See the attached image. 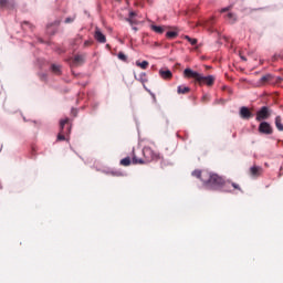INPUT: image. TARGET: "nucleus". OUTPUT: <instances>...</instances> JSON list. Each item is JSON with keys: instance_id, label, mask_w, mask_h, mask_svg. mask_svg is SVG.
I'll return each mask as SVG.
<instances>
[{"instance_id": "1", "label": "nucleus", "mask_w": 283, "mask_h": 283, "mask_svg": "<svg viewBox=\"0 0 283 283\" xmlns=\"http://www.w3.org/2000/svg\"><path fill=\"white\" fill-rule=\"evenodd\" d=\"M192 176H196V178H200V180H202L205 185L210 187V189H218L224 184V181L218 175H211L207 170H195L192 171Z\"/></svg>"}, {"instance_id": "2", "label": "nucleus", "mask_w": 283, "mask_h": 283, "mask_svg": "<svg viewBox=\"0 0 283 283\" xmlns=\"http://www.w3.org/2000/svg\"><path fill=\"white\" fill-rule=\"evenodd\" d=\"M184 74L188 78H195V81H197V83H199L200 85H211L213 83V81H216L213 75L203 76L202 74H200L191 69H186L184 71Z\"/></svg>"}, {"instance_id": "3", "label": "nucleus", "mask_w": 283, "mask_h": 283, "mask_svg": "<svg viewBox=\"0 0 283 283\" xmlns=\"http://www.w3.org/2000/svg\"><path fill=\"white\" fill-rule=\"evenodd\" d=\"M271 116V113L269 112V108L266 106H263L258 113H256V120H266Z\"/></svg>"}, {"instance_id": "4", "label": "nucleus", "mask_w": 283, "mask_h": 283, "mask_svg": "<svg viewBox=\"0 0 283 283\" xmlns=\"http://www.w3.org/2000/svg\"><path fill=\"white\" fill-rule=\"evenodd\" d=\"M259 132L261 134H273V128H271V124L270 123L263 122L259 126Z\"/></svg>"}, {"instance_id": "5", "label": "nucleus", "mask_w": 283, "mask_h": 283, "mask_svg": "<svg viewBox=\"0 0 283 283\" xmlns=\"http://www.w3.org/2000/svg\"><path fill=\"white\" fill-rule=\"evenodd\" d=\"M67 123H70L69 118L62 119L60 122L61 133L57 135V140H65L66 133L63 128L67 125Z\"/></svg>"}, {"instance_id": "6", "label": "nucleus", "mask_w": 283, "mask_h": 283, "mask_svg": "<svg viewBox=\"0 0 283 283\" xmlns=\"http://www.w3.org/2000/svg\"><path fill=\"white\" fill-rule=\"evenodd\" d=\"M130 25H138V23H143V21L138 20V14L136 12L130 11L129 17L126 19Z\"/></svg>"}, {"instance_id": "7", "label": "nucleus", "mask_w": 283, "mask_h": 283, "mask_svg": "<svg viewBox=\"0 0 283 283\" xmlns=\"http://www.w3.org/2000/svg\"><path fill=\"white\" fill-rule=\"evenodd\" d=\"M159 76H161V78H164L165 81H169V78H171L174 74L168 69H161L159 70Z\"/></svg>"}, {"instance_id": "8", "label": "nucleus", "mask_w": 283, "mask_h": 283, "mask_svg": "<svg viewBox=\"0 0 283 283\" xmlns=\"http://www.w3.org/2000/svg\"><path fill=\"white\" fill-rule=\"evenodd\" d=\"M95 39L98 41V43H105L107 41L105 34H103L98 28L95 30Z\"/></svg>"}, {"instance_id": "9", "label": "nucleus", "mask_w": 283, "mask_h": 283, "mask_svg": "<svg viewBox=\"0 0 283 283\" xmlns=\"http://www.w3.org/2000/svg\"><path fill=\"white\" fill-rule=\"evenodd\" d=\"M144 156L147 158V160H156V158H158V156L149 148L144 149Z\"/></svg>"}, {"instance_id": "10", "label": "nucleus", "mask_w": 283, "mask_h": 283, "mask_svg": "<svg viewBox=\"0 0 283 283\" xmlns=\"http://www.w3.org/2000/svg\"><path fill=\"white\" fill-rule=\"evenodd\" d=\"M240 116L241 118L249 119L253 116V114H251V111H249L247 107L243 106L240 109Z\"/></svg>"}, {"instance_id": "11", "label": "nucleus", "mask_w": 283, "mask_h": 283, "mask_svg": "<svg viewBox=\"0 0 283 283\" xmlns=\"http://www.w3.org/2000/svg\"><path fill=\"white\" fill-rule=\"evenodd\" d=\"M83 63H85V56L84 55H75L73 57V65H83Z\"/></svg>"}, {"instance_id": "12", "label": "nucleus", "mask_w": 283, "mask_h": 283, "mask_svg": "<svg viewBox=\"0 0 283 283\" xmlns=\"http://www.w3.org/2000/svg\"><path fill=\"white\" fill-rule=\"evenodd\" d=\"M14 6V2L12 0H0V8H12Z\"/></svg>"}, {"instance_id": "13", "label": "nucleus", "mask_w": 283, "mask_h": 283, "mask_svg": "<svg viewBox=\"0 0 283 283\" xmlns=\"http://www.w3.org/2000/svg\"><path fill=\"white\" fill-rule=\"evenodd\" d=\"M250 171L252 176H260L262 174V168L258 166H253L252 168H250Z\"/></svg>"}, {"instance_id": "14", "label": "nucleus", "mask_w": 283, "mask_h": 283, "mask_svg": "<svg viewBox=\"0 0 283 283\" xmlns=\"http://www.w3.org/2000/svg\"><path fill=\"white\" fill-rule=\"evenodd\" d=\"M136 65H137V67H140L142 70H147V67H149V62H147V61H143V62L137 61Z\"/></svg>"}, {"instance_id": "15", "label": "nucleus", "mask_w": 283, "mask_h": 283, "mask_svg": "<svg viewBox=\"0 0 283 283\" xmlns=\"http://www.w3.org/2000/svg\"><path fill=\"white\" fill-rule=\"evenodd\" d=\"M150 28L157 34H163V32H165V27L151 25Z\"/></svg>"}, {"instance_id": "16", "label": "nucleus", "mask_w": 283, "mask_h": 283, "mask_svg": "<svg viewBox=\"0 0 283 283\" xmlns=\"http://www.w3.org/2000/svg\"><path fill=\"white\" fill-rule=\"evenodd\" d=\"M275 126L279 129V132H283L282 117L277 116L275 118Z\"/></svg>"}, {"instance_id": "17", "label": "nucleus", "mask_w": 283, "mask_h": 283, "mask_svg": "<svg viewBox=\"0 0 283 283\" xmlns=\"http://www.w3.org/2000/svg\"><path fill=\"white\" fill-rule=\"evenodd\" d=\"M185 39L187 42L190 43V45H197L198 44V39L189 38V35H185Z\"/></svg>"}, {"instance_id": "18", "label": "nucleus", "mask_w": 283, "mask_h": 283, "mask_svg": "<svg viewBox=\"0 0 283 283\" xmlns=\"http://www.w3.org/2000/svg\"><path fill=\"white\" fill-rule=\"evenodd\" d=\"M166 36H167L168 39H176V36H178V31H168V32L166 33Z\"/></svg>"}, {"instance_id": "19", "label": "nucleus", "mask_w": 283, "mask_h": 283, "mask_svg": "<svg viewBox=\"0 0 283 283\" xmlns=\"http://www.w3.org/2000/svg\"><path fill=\"white\" fill-rule=\"evenodd\" d=\"M120 165H123L124 167H129V165H132V160L129 159V157H126L120 160Z\"/></svg>"}, {"instance_id": "20", "label": "nucleus", "mask_w": 283, "mask_h": 283, "mask_svg": "<svg viewBox=\"0 0 283 283\" xmlns=\"http://www.w3.org/2000/svg\"><path fill=\"white\" fill-rule=\"evenodd\" d=\"M187 92H189V87H187V86L178 87V94H187Z\"/></svg>"}, {"instance_id": "21", "label": "nucleus", "mask_w": 283, "mask_h": 283, "mask_svg": "<svg viewBox=\"0 0 283 283\" xmlns=\"http://www.w3.org/2000/svg\"><path fill=\"white\" fill-rule=\"evenodd\" d=\"M145 160L133 157V165H144Z\"/></svg>"}, {"instance_id": "22", "label": "nucleus", "mask_w": 283, "mask_h": 283, "mask_svg": "<svg viewBox=\"0 0 283 283\" xmlns=\"http://www.w3.org/2000/svg\"><path fill=\"white\" fill-rule=\"evenodd\" d=\"M52 71L54 72V74H61V66L53 64Z\"/></svg>"}, {"instance_id": "23", "label": "nucleus", "mask_w": 283, "mask_h": 283, "mask_svg": "<svg viewBox=\"0 0 283 283\" xmlns=\"http://www.w3.org/2000/svg\"><path fill=\"white\" fill-rule=\"evenodd\" d=\"M228 19L231 23H233V21H235V14L233 13H228Z\"/></svg>"}, {"instance_id": "24", "label": "nucleus", "mask_w": 283, "mask_h": 283, "mask_svg": "<svg viewBox=\"0 0 283 283\" xmlns=\"http://www.w3.org/2000/svg\"><path fill=\"white\" fill-rule=\"evenodd\" d=\"M117 56L120 61H127V56L124 53H118Z\"/></svg>"}, {"instance_id": "25", "label": "nucleus", "mask_w": 283, "mask_h": 283, "mask_svg": "<svg viewBox=\"0 0 283 283\" xmlns=\"http://www.w3.org/2000/svg\"><path fill=\"white\" fill-rule=\"evenodd\" d=\"M269 78H271V75H264L261 77L262 83H266V81H269Z\"/></svg>"}, {"instance_id": "26", "label": "nucleus", "mask_w": 283, "mask_h": 283, "mask_svg": "<svg viewBox=\"0 0 283 283\" xmlns=\"http://www.w3.org/2000/svg\"><path fill=\"white\" fill-rule=\"evenodd\" d=\"M74 21V18H66L64 20V23H72Z\"/></svg>"}, {"instance_id": "27", "label": "nucleus", "mask_w": 283, "mask_h": 283, "mask_svg": "<svg viewBox=\"0 0 283 283\" xmlns=\"http://www.w3.org/2000/svg\"><path fill=\"white\" fill-rule=\"evenodd\" d=\"M140 76H142V77H140L142 83H145V81H146V78H145L146 74H145V73H142Z\"/></svg>"}, {"instance_id": "28", "label": "nucleus", "mask_w": 283, "mask_h": 283, "mask_svg": "<svg viewBox=\"0 0 283 283\" xmlns=\"http://www.w3.org/2000/svg\"><path fill=\"white\" fill-rule=\"evenodd\" d=\"M221 12H229V8L221 9Z\"/></svg>"}, {"instance_id": "29", "label": "nucleus", "mask_w": 283, "mask_h": 283, "mask_svg": "<svg viewBox=\"0 0 283 283\" xmlns=\"http://www.w3.org/2000/svg\"><path fill=\"white\" fill-rule=\"evenodd\" d=\"M232 187H233L234 189H238V185H235V184H232Z\"/></svg>"}, {"instance_id": "30", "label": "nucleus", "mask_w": 283, "mask_h": 283, "mask_svg": "<svg viewBox=\"0 0 283 283\" xmlns=\"http://www.w3.org/2000/svg\"><path fill=\"white\" fill-rule=\"evenodd\" d=\"M133 30L137 31V30H138V28H136V27H133Z\"/></svg>"}, {"instance_id": "31", "label": "nucleus", "mask_w": 283, "mask_h": 283, "mask_svg": "<svg viewBox=\"0 0 283 283\" xmlns=\"http://www.w3.org/2000/svg\"><path fill=\"white\" fill-rule=\"evenodd\" d=\"M241 59H242L243 61H247V59H244V56H241Z\"/></svg>"}]
</instances>
